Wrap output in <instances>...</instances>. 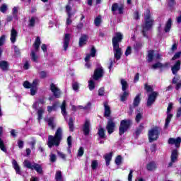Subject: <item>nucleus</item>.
<instances>
[{"label": "nucleus", "instance_id": "1", "mask_svg": "<svg viewBox=\"0 0 181 181\" xmlns=\"http://www.w3.org/2000/svg\"><path fill=\"white\" fill-rule=\"evenodd\" d=\"M122 39H124V35H122L121 33H116L112 38L114 56L116 60H119L121 56H122V52L121 51V48H119V42H122Z\"/></svg>", "mask_w": 181, "mask_h": 181}, {"label": "nucleus", "instance_id": "2", "mask_svg": "<svg viewBox=\"0 0 181 181\" xmlns=\"http://www.w3.org/2000/svg\"><path fill=\"white\" fill-rule=\"evenodd\" d=\"M144 24L143 25V35L146 36V32L152 28L153 25V18L152 17V13H151V10L149 8L146 9L144 12Z\"/></svg>", "mask_w": 181, "mask_h": 181}, {"label": "nucleus", "instance_id": "3", "mask_svg": "<svg viewBox=\"0 0 181 181\" xmlns=\"http://www.w3.org/2000/svg\"><path fill=\"white\" fill-rule=\"evenodd\" d=\"M63 131L62 128H58L54 136L49 135L48 136V142L47 145L49 148H52V146H59L60 145V141H62V134Z\"/></svg>", "mask_w": 181, "mask_h": 181}, {"label": "nucleus", "instance_id": "4", "mask_svg": "<svg viewBox=\"0 0 181 181\" xmlns=\"http://www.w3.org/2000/svg\"><path fill=\"white\" fill-rule=\"evenodd\" d=\"M40 43H42V42L40 41V37H37V38L33 45V47L34 49H32L31 53H30V57H31V60L33 62H37L39 56H37V54H36L37 53V52H39V47L40 46Z\"/></svg>", "mask_w": 181, "mask_h": 181}, {"label": "nucleus", "instance_id": "5", "mask_svg": "<svg viewBox=\"0 0 181 181\" xmlns=\"http://www.w3.org/2000/svg\"><path fill=\"white\" fill-rule=\"evenodd\" d=\"M160 127L155 126L148 130V140L149 142H153V141H157L160 135Z\"/></svg>", "mask_w": 181, "mask_h": 181}, {"label": "nucleus", "instance_id": "6", "mask_svg": "<svg viewBox=\"0 0 181 181\" xmlns=\"http://www.w3.org/2000/svg\"><path fill=\"white\" fill-rule=\"evenodd\" d=\"M131 125V120L124 119L120 122V126L119 127V135H124L127 132Z\"/></svg>", "mask_w": 181, "mask_h": 181}, {"label": "nucleus", "instance_id": "7", "mask_svg": "<svg viewBox=\"0 0 181 181\" xmlns=\"http://www.w3.org/2000/svg\"><path fill=\"white\" fill-rule=\"evenodd\" d=\"M104 76V69L102 66L97 68L93 74V80H100L102 77Z\"/></svg>", "mask_w": 181, "mask_h": 181}, {"label": "nucleus", "instance_id": "8", "mask_svg": "<svg viewBox=\"0 0 181 181\" xmlns=\"http://www.w3.org/2000/svg\"><path fill=\"white\" fill-rule=\"evenodd\" d=\"M50 90L56 98H60V95H62V91H60V89L57 87V85L51 83Z\"/></svg>", "mask_w": 181, "mask_h": 181}, {"label": "nucleus", "instance_id": "9", "mask_svg": "<svg viewBox=\"0 0 181 181\" xmlns=\"http://www.w3.org/2000/svg\"><path fill=\"white\" fill-rule=\"evenodd\" d=\"M106 129L110 135L114 132V129H115V122H114L112 119H108Z\"/></svg>", "mask_w": 181, "mask_h": 181}, {"label": "nucleus", "instance_id": "10", "mask_svg": "<svg viewBox=\"0 0 181 181\" xmlns=\"http://www.w3.org/2000/svg\"><path fill=\"white\" fill-rule=\"evenodd\" d=\"M155 59L156 60H160V59H162V56L159 53L155 54L154 51H149L148 54V62H151Z\"/></svg>", "mask_w": 181, "mask_h": 181}, {"label": "nucleus", "instance_id": "11", "mask_svg": "<svg viewBox=\"0 0 181 181\" xmlns=\"http://www.w3.org/2000/svg\"><path fill=\"white\" fill-rule=\"evenodd\" d=\"M179 156V153H177V150H173L171 153V162L168 163V167L172 168L173 166V163L177 162V158Z\"/></svg>", "mask_w": 181, "mask_h": 181}, {"label": "nucleus", "instance_id": "12", "mask_svg": "<svg viewBox=\"0 0 181 181\" xmlns=\"http://www.w3.org/2000/svg\"><path fill=\"white\" fill-rule=\"evenodd\" d=\"M157 97H158V93L156 92H153L148 95V98L147 100L148 107H151V105H152V104L155 103V100H156Z\"/></svg>", "mask_w": 181, "mask_h": 181}, {"label": "nucleus", "instance_id": "13", "mask_svg": "<svg viewBox=\"0 0 181 181\" xmlns=\"http://www.w3.org/2000/svg\"><path fill=\"white\" fill-rule=\"evenodd\" d=\"M181 143V138L177 137V139L175 138H170L168 139V144L170 145H175L176 148H179L180 146Z\"/></svg>", "mask_w": 181, "mask_h": 181}, {"label": "nucleus", "instance_id": "14", "mask_svg": "<svg viewBox=\"0 0 181 181\" xmlns=\"http://www.w3.org/2000/svg\"><path fill=\"white\" fill-rule=\"evenodd\" d=\"M2 134H4V128L0 127V149L3 152L6 153V147L5 146V144L4 143V140L2 139Z\"/></svg>", "mask_w": 181, "mask_h": 181}, {"label": "nucleus", "instance_id": "15", "mask_svg": "<svg viewBox=\"0 0 181 181\" xmlns=\"http://www.w3.org/2000/svg\"><path fill=\"white\" fill-rule=\"evenodd\" d=\"M90 127H91V124H90V120L86 119L83 124V129L84 135H88V134H90Z\"/></svg>", "mask_w": 181, "mask_h": 181}, {"label": "nucleus", "instance_id": "16", "mask_svg": "<svg viewBox=\"0 0 181 181\" xmlns=\"http://www.w3.org/2000/svg\"><path fill=\"white\" fill-rule=\"evenodd\" d=\"M70 37L71 35L69 33H66L64 35L63 47H64V50L65 51L67 50V47H69V45H70Z\"/></svg>", "mask_w": 181, "mask_h": 181}, {"label": "nucleus", "instance_id": "17", "mask_svg": "<svg viewBox=\"0 0 181 181\" xmlns=\"http://www.w3.org/2000/svg\"><path fill=\"white\" fill-rule=\"evenodd\" d=\"M12 165L14 170L16 171V173L17 175H22V172L21 171V167L19 166V164H18L16 160H12Z\"/></svg>", "mask_w": 181, "mask_h": 181}, {"label": "nucleus", "instance_id": "18", "mask_svg": "<svg viewBox=\"0 0 181 181\" xmlns=\"http://www.w3.org/2000/svg\"><path fill=\"white\" fill-rule=\"evenodd\" d=\"M16 37H18V31L15 28H12L11 30V42L15 43L16 42Z\"/></svg>", "mask_w": 181, "mask_h": 181}, {"label": "nucleus", "instance_id": "19", "mask_svg": "<svg viewBox=\"0 0 181 181\" xmlns=\"http://www.w3.org/2000/svg\"><path fill=\"white\" fill-rule=\"evenodd\" d=\"M124 8L120 6H118V4L115 3L112 6V12H117V11H118L119 13H122V11H123Z\"/></svg>", "mask_w": 181, "mask_h": 181}, {"label": "nucleus", "instance_id": "20", "mask_svg": "<svg viewBox=\"0 0 181 181\" xmlns=\"http://www.w3.org/2000/svg\"><path fill=\"white\" fill-rule=\"evenodd\" d=\"M156 168H157L156 163L153 161L148 163L146 165L147 170H149L150 172L156 170Z\"/></svg>", "mask_w": 181, "mask_h": 181}, {"label": "nucleus", "instance_id": "21", "mask_svg": "<svg viewBox=\"0 0 181 181\" xmlns=\"http://www.w3.org/2000/svg\"><path fill=\"white\" fill-rule=\"evenodd\" d=\"M0 69L3 71H8V69H9V64L6 61H1L0 62Z\"/></svg>", "mask_w": 181, "mask_h": 181}, {"label": "nucleus", "instance_id": "22", "mask_svg": "<svg viewBox=\"0 0 181 181\" xmlns=\"http://www.w3.org/2000/svg\"><path fill=\"white\" fill-rule=\"evenodd\" d=\"M86 43H87V35H83L81 36V37L79 39L80 47H83V46H84V45H86Z\"/></svg>", "mask_w": 181, "mask_h": 181}, {"label": "nucleus", "instance_id": "23", "mask_svg": "<svg viewBox=\"0 0 181 181\" xmlns=\"http://www.w3.org/2000/svg\"><path fill=\"white\" fill-rule=\"evenodd\" d=\"M104 158L106 162V165L110 166V162H111V160L112 159V153L105 154L104 156Z\"/></svg>", "mask_w": 181, "mask_h": 181}, {"label": "nucleus", "instance_id": "24", "mask_svg": "<svg viewBox=\"0 0 181 181\" xmlns=\"http://www.w3.org/2000/svg\"><path fill=\"white\" fill-rule=\"evenodd\" d=\"M105 107V117H108L110 115H111V109L110 108V106H108V103H104Z\"/></svg>", "mask_w": 181, "mask_h": 181}, {"label": "nucleus", "instance_id": "25", "mask_svg": "<svg viewBox=\"0 0 181 181\" xmlns=\"http://www.w3.org/2000/svg\"><path fill=\"white\" fill-rule=\"evenodd\" d=\"M178 70H180V61H177L175 64L172 67V71L174 74H176Z\"/></svg>", "mask_w": 181, "mask_h": 181}, {"label": "nucleus", "instance_id": "26", "mask_svg": "<svg viewBox=\"0 0 181 181\" xmlns=\"http://www.w3.org/2000/svg\"><path fill=\"white\" fill-rule=\"evenodd\" d=\"M23 165L25 168H28V169H31L33 170V167L35 166V163H32L30 161L25 160H24Z\"/></svg>", "mask_w": 181, "mask_h": 181}, {"label": "nucleus", "instance_id": "27", "mask_svg": "<svg viewBox=\"0 0 181 181\" xmlns=\"http://www.w3.org/2000/svg\"><path fill=\"white\" fill-rule=\"evenodd\" d=\"M23 165L25 168H28V169H31L33 170V167L35 166V163H32L30 161L25 160H24Z\"/></svg>", "mask_w": 181, "mask_h": 181}, {"label": "nucleus", "instance_id": "28", "mask_svg": "<svg viewBox=\"0 0 181 181\" xmlns=\"http://www.w3.org/2000/svg\"><path fill=\"white\" fill-rule=\"evenodd\" d=\"M61 111L62 115L64 116V118L67 116V112L66 111V100H64L62 105H61Z\"/></svg>", "mask_w": 181, "mask_h": 181}, {"label": "nucleus", "instance_id": "29", "mask_svg": "<svg viewBox=\"0 0 181 181\" xmlns=\"http://www.w3.org/2000/svg\"><path fill=\"white\" fill-rule=\"evenodd\" d=\"M165 66H168V64L163 65L160 62H157L152 65L151 69H153V70H156V69H162V67H165Z\"/></svg>", "mask_w": 181, "mask_h": 181}, {"label": "nucleus", "instance_id": "30", "mask_svg": "<svg viewBox=\"0 0 181 181\" xmlns=\"http://www.w3.org/2000/svg\"><path fill=\"white\" fill-rule=\"evenodd\" d=\"M140 103H141V94H139L135 97L134 100L133 105L134 107H138Z\"/></svg>", "mask_w": 181, "mask_h": 181}, {"label": "nucleus", "instance_id": "31", "mask_svg": "<svg viewBox=\"0 0 181 181\" xmlns=\"http://www.w3.org/2000/svg\"><path fill=\"white\" fill-rule=\"evenodd\" d=\"M172 117H173V115L170 113H167V118L165 119V128H168V127H169V124H170V120L172 119Z\"/></svg>", "mask_w": 181, "mask_h": 181}, {"label": "nucleus", "instance_id": "32", "mask_svg": "<svg viewBox=\"0 0 181 181\" xmlns=\"http://www.w3.org/2000/svg\"><path fill=\"white\" fill-rule=\"evenodd\" d=\"M171 28H172V19L169 18L165 24V28L164 30L165 32L166 33L170 32Z\"/></svg>", "mask_w": 181, "mask_h": 181}, {"label": "nucleus", "instance_id": "33", "mask_svg": "<svg viewBox=\"0 0 181 181\" xmlns=\"http://www.w3.org/2000/svg\"><path fill=\"white\" fill-rule=\"evenodd\" d=\"M37 119L38 121H40V119H42L43 118V114H45V109L44 108H40L37 112Z\"/></svg>", "mask_w": 181, "mask_h": 181}, {"label": "nucleus", "instance_id": "34", "mask_svg": "<svg viewBox=\"0 0 181 181\" xmlns=\"http://www.w3.org/2000/svg\"><path fill=\"white\" fill-rule=\"evenodd\" d=\"M33 170H36V172H37V173H42V172H43L42 165H40L37 163H34Z\"/></svg>", "mask_w": 181, "mask_h": 181}, {"label": "nucleus", "instance_id": "35", "mask_svg": "<svg viewBox=\"0 0 181 181\" xmlns=\"http://www.w3.org/2000/svg\"><path fill=\"white\" fill-rule=\"evenodd\" d=\"M121 84L122 91H127V88H128V82L124 79H121Z\"/></svg>", "mask_w": 181, "mask_h": 181}, {"label": "nucleus", "instance_id": "36", "mask_svg": "<svg viewBox=\"0 0 181 181\" xmlns=\"http://www.w3.org/2000/svg\"><path fill=\"white\" fill-rule=\"evenodd\" d=\"M49 127H51L52 129H54V127H56V124H54V117H50L47 120Z\"/></svg>", "mask_w": 181, "mask_h": 181}, {"label": "nucleus", "instance_id": "37", "mask_svg": "<svg viewBox=\"0 0 181 181\" xmlns=\"http://www.w3.org/2000/svg\"><path fill=\"white\" fill-rule=\"evenodd\" d=\"M144 115V113H142V111H137L136 115V122H139L141 119H142V117Z\"/></svg>", "mask_w": 181, "mask_h": 181}, {"label": "nucleus", "instance_id": "38", "mask_svg": "<svg viewBox=\"0 0 181 181\" xmlns=\"http://www.w3.org/2000/svg\"><path fill=\"white\" fill-rule=\"evenodd\" d=\"M55 179L57 181H64L63 176L62 175V171H57L55 175Z\"/></svg>", "mask_w": 181, "mask_h": 181}, {"label": "nucleus", "instance_id": "39", "mask_svg": "<svg viewBox=\"0 0 181 181\" xmlns=\"http://www.w3.org/2000/svg\"><path fill=\"white\" fill-rule=\"evenodd\" d=\"M57 110V103H55L52 106H47L48 112H52V111H56Z\"/></svg>", "mask_w": 181, "mask_h": 181}, {"label": "nucleus", "instance_id": "40", "mask_svg": "<svg viewBox=\"0 0 181 181\" xmlns=\"http://www.w3.org/2000/svg\"><path fill=\"white\" fill-rule=\"evenodd\" d=\"M144 124H141L139 127L136 130V135L138 136L140 134L142 133V131H144Z\"/></svg>", "mask_w": 181, "mask_h": 181}, {"label": "nucleus", "instance_id": "41", "mask_svg": "<svg viewBox=\"0 0 181 181\" xmlns=\"http://www.w3.org/2000/svg\"><path fill=\"white\" fill-rule=\"evenodd\" d=\"M98 134L100 138H105V132L104 129H103V127L99 128Z\"/></svg>", "mask_w": 181, "mask_h": 181}, {"label": "nucleus", "instance_id": "42", "mask_svg": "<svg viewBox=\"0 0 181 181\" xmlns=\"http://www.w3.org/2000/svg\"><path fill=\"white\" fill-rule=\"evenodd\" d=\"M36 23V17H31L29 20L28 26L30 28H33L35 26V23Z\"/></svg>", "mask_w": 181, "mask_h": 181}, {"label": "nucleus", "instance_id": "43", "mask_svg": "<svg viewBox=\"0 0 181 181\" xmlns=\"http://www.w3.org/2000/svg\"><path fill=\"white\" fill-rule=\"evenodd\" d=\"M68 124L69 127V131H71V132L74 131V125L73 124V118L72 117L69 118Z\"/></svg>", "mask_w": 181, "mask_h": 181}, {"label": "nucleus", "instance_id": "44", "mask_svg": "<svg viewBox=\"0 0 181 181\" xmlns=\"http://www.w3.org/2000/svg\"><path fill=\"white\" fill-rule=\"evenodd\" d=\"M91 168L93 170H95L98 168V160H95L91 162Z\"/></svg>", "mask_w": 181, "mask_h": 181}, {"label": "nucleus", "instance_id": "45", "mask_svg": "<svg viewBox=\"0 0 181 181\" xmlns=\"http://www.w3.org/2000/svg\"><path fill=\"white\" fill-rule=\"evenodd\" d=\"M0 11L3 13H5L8 11V4H1V6H0Z\"/></svg>", "mask_w": 181, "mask_h": 181}, {"label": "nucleus", "instance_id": "46", "mask_svg": "<svg viewBox=\"0 0 181 181\" xmlns=\"http://www.w3.org/2000/svg\"><path fill=\"white\" fill-rule=\"evenodd\" d=\"M88 88L90 91H93V90L95 88V85L92 80L89 81L88 82Z\"/></svg>", "mask_w": 181, "mask_h": 181}, {"label": "nucleus", "instance_id": "47", "mask_svg": "<svg viewBox=\"0 0 181 181\" xmlns=\"http://www.w3.org/2000/svg\"><path fill=\"white\" fill-rule=\"evenodd\" d=\"M91 107V103H88L87 104V105L83 107L81 105H78L77 106V109L78 110H88V108H90Z\"/></svg>", "mask_w": 181, "mask_h": 181}, {"label": "nucleus", "instance_id": "48", "mask_svg": "<svg viewBox=\"0 0 181 181\" xmlns=\"http://www.w3.org/2000/svg\"><path fill=\"white\" fill-rule=\"evenodd\" d=\"M57 160V157L55 154H53V153H51L49 154V160L50 162L54 163Z\"/></svg>", "mask_w": 181, "mask_h": 181}, {"label": "nucleus", "instance_id": "49", "mask_svg": "<svg viewBox=\"0 0 181 181\" xmlns=\"http://www.w3.org/2000/svg\"><path fill=\"white\" fill-rule=\"evenodd\" d=\"M94 23L95 26H100V23H101V16H98L95 18Z\"/></svg>", "mask_w": 181, "mask_h": 181}, {"label": "nucleus", "instance_id": "50", "mask_svg": "<svg viewBox=\"0 0 181 181\" xmlns=\"http://www.w3.org/2000/svg\"><path fill=\"white\" fill-rule=\"evenodd\" d=\"M39 76L40 78H46L47 77V72L41 71L39 72Z\"/></svg>", "mask_w": 181, "mask_h": 181}, {"label": "nucleus", "instance_id": "51", "mask_svg": "<svg viewBox=\"0 0 181 181\" xmlns=\"http://www.w3.org/2000/svg\"><path fill=\"white\" fill-rule=\"evenodd\" d=\"M39 83H40L39 79H35L33 83H31V87L34 88H37V86H39Z\"/></svg>", "mask_w": 181, "mask_h": 181}, {"label": "nucleus", "instance_id": "52", "mask_svg": "<svg viewBox=\"0 0 181 181\" xmlns=\"http://www.w3.org/2000/svg\"><path fill=\"white\" fill-rule=\"evenodd\" d=\"M144 88L147 91V93H152V91H153L152 86L148 85L147 83L144 85Z\"/></svg>", "mask_w": 181, "mask_h": 181}, {"label": "nucleus", "instance_id": "53", "mask_svg": "<svg viewBox=\"0 0 181 181\" xmlns=\"http://www.w3.org/2000/svg\"><path fill=\"white\" fill-rule=\"evenodd\" d=\"M128 92L127 90H124L123 94L121 95V101H126L127 97H128Z\"/></svg>", "mask_w": 181, "mask_h": 181}, {"label": "nucleus", "instance_id": "54", "mask_svg": "<svg viewBox=\"0 0 181 181\" xmlns=\"http://www.w3.org/2000/svg\"><path fill=\"white\" fill-rule=\"evenodd\" d=\"M122 162V157L121 156H117L115 159V163L116 165H121V163Z\"/></svg>", "mask_w": 181, "mask_h": 181}, {"label": "nucleus", "instance_id": "55", "mask_svg": "<svg viewBox=\"0 0 181 181\" xmlns=\"http://www.w3.org/2000/svg\"><path fill=\"white\" fill-rule=\"evenodd\" d=\"M57 155L59 158H61V159H63V160H66V154L63 153V152L57 151Z\"/></svg>", "mask_w": 181, "mask_h": 181}, {"label": "nucleus", "instance_id": "56", "mask_svg": "<svg viewBox=\"0 0 181 181\" xmlns=\"http://www.w3.org/2000/svg\"><path fill=\"white\" fill-rule=\"evenodd\" d=\"M79 86H80V84L78 83L74 82L72 83L73 90H74V91H77V90H78V88H79Z\"/></svg>", "mask_w": 181, "mask_h": 181}, {"label": "nucleus", "instance_id": "57", "mask_svg": "<svg viewBox=\"0 0 181 181\" xmlns=\"http://www.w3.org/2000/svg\"><path fill=\"white\" fill-rule=\"evenodd\" d=\"M23 87L25 88H32V83H29V81H25L23 83Z\"/></svg>", "mask_w": 181, "mask_h": 181}, {"label": "nucleus", "instance_id": "58", "mask_svg": "<svg viewBox=\"0 0 181 181\" xmlns=\"http://www.w3.org/2000/svg\"><path fill=\"white\" fill-rule=\"evenodd\" d=\"M95 53H97V50H95V48L94 47H93L91 49H90V54L91 55V57H95Z\"/></svg>", "mask_w": 181, "mask_h": 181}, {"label": "nucleus", "instance_id": "59", "mask_svg": "<svg viewBox=\"0 0 181 181\" xmlns=\"http://www.w3.org/2000/svg\"><path fill=\"white\" fill-rule=\"evenodd\" d=\"M132 52V48L131 47H127L125 51V56H129Z\"/></svg>", "mask_w": 181, "mask_h": 181}, {"label": "nucleus", "instance_id": "60", "mask_svg": "<svg viewBox=\"0 0 181 181\" xmlns=\"http://www.w3.org/2000/svg\"><path fill=\"white\" fill-rule=\"evenodd\" d=\"M37 91V88H33L31 86L30 88V94L31 95H35Z\"/></svg>", "mask_w": 181, "mask_h": 181}, {"label": "nucleus", "instance_id": "61", "mask_svg": "<svg viewBox=\"0 0 181 181\" xmlns=\"http://www.w3.org/2000/svg\"><path fill=\"white\" fill-rule=\"evenodd\" d=\"M84 155V149L83 147H80L78 151V156H83Z\"/></svg>", "mask_w": 181, "mask_h": 181}, {"label": "nucleus", "instance_id": "62", "mask_svg": "<svg viewBox=\"0 0 181 181\" xmlns=\"http://www.w3.org/2000/svg\"><path fill=\"white\" fill-rule=\"evenodd\" d=\"M179 81H181L180 78L178 76H175L173 79V84H177Z\"/></svg>", "mask_w": 181, "mask_h": 181}, {"label": "nucleus", "instance_id": "63", "mask_svg": "<svg viewBox=\"0 0 181 181\" xmlns=\"http://www.w3.org/2000/svg\"><path fill=\"white\" fill-rule=\"evenodd\" d=\"M180 55H181L180 52H177L173 57L172 60H176V59H179L180 57Z\"/></svg>", "mask_w": 181, "mask_h": 181}, {"label": "nucleus", "instance_id": "64", "mask_svg": "<svg viewBox=\"0 0 181 181\" xmlns=\"http://www.w3.org/2000/svg\"><path fill=\"white\" fill-rule=\"evenodd\" d=\"M67 144L69 146V148H71V136H68Z\"/></svg>", "mask_w": 181, "mask_h": 181}]
</instances>
